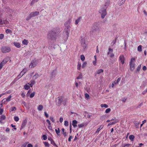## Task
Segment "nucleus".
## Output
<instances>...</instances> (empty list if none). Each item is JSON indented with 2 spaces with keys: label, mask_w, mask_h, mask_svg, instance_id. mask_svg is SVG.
Wrapping results in <instances>:
<instances>
[{
  "label": "nucleus",
  "mask_w": 147,
  "mask_h": 147,
  "mask_svg": "<svg viewBox=\"0 0 147 147\" xmlns=\"http://www.w3.org/2000/svg\"><path fill=\"white\" fill-rule=\"evenodd\" d=\"M26 123L27 120L26 119H25L23 121L22 124L21 125V129L22 128H23L25 127V126L26 125Z\"/></svg>",
  "instance_id": "ddd939ff"
},
{
  "label": "nucleus",
  "mask_w": 147,
  "mask_h": 147,
  "mask_svg": "<svg viewBox=\"0 0 147 147\" xmlns=\"http://www.w3.org/2000/svg\"><path fill=\"white\" fill-rule=\"evenodd\" d=\"M87 63L86 62H84L82 65V68H84L87 65Z\"/></svg>",
  "instance_id": "c03bdc74"
},
{
  "label": "nucleus",
  "mask_w": 147,
  "mask_h": 147,
  "mask_svg": "<svg viewBox=\"0 0 147 147\" xmlns=\"http://www.w3.org/2000/svg\"><path fill=\"white\" fill-rule=\"evenodd\" d=\"M102 129V127H100L99 128H98L97 129L96 131V133H98L100 131V129Z\"/></svg>",
  "instance_id": "864d4df0"
},
{
  "label": "nucleus",
  "mask_w": 147,
  "mask_h": 147,
  "mask_svg": "<svg viewBox=\"0 0 147 147\" xmlns=\"http://www.w3.org/2000/svg\"><path fill=\"white\" fill-rule=\"evenodd\" d=\"M141 64H140L138 65V67L136 69V71L138 72H139V71H140V70L141 69Z\"/></svg>",
  "instance_id": "c756f323"
},
{
  "label": "nucleus",
  "mask_w": 147,
  "mask_h": 147,
  "mask_svg": "<svg viewBox=\"0 0 147 147\" xmlns=\"http://www.w3.org/2000/svg\"><path fill=\"white\" fill-rule=\"evenodd\" d=\"M134 124L135 125V127L137 128H139V125H140V122L138 121H135L134 123Z\"/></svg>",
  "instance_id": "412c9836"
},
{
  "label": "nucleus",
  "mask_w": 147,
  "mask_h": 147,
  "mask_svg": "<svg viewBox=\"0 0 147 147\" xmlns=\"http://www.w3.org/2000/svg\"><path fill=\"white\" fill-rule=\"evenodd\" d=\"M126 0H119L118 4L120 6L124 4Z\"/></svg>",
  "instance_id": "dca6fc26"
},
{
  "label": "nucleus",
  "mask_w": 147,
  "mask_h": 147,
  "mask_svg": "<svg viewBox=\"0 0 147 147\" xmlns=\"http://www.w3.org/2000/svg\"><path fill=\"white\" fill-rule=\"evenodd\" d=\"M2 52L3 53H7L10 52L11 51L10 47L8 46H3L1 48Z\"/></svg>",
  "instance_id": "39448f33"
},
{
  "label": "nucleus",
  "mask_w": 147,
  "mask_h": 147,
  "mask_svg": "<svg viewBox=\"0 0 147 147\" xmlns=\"http://www.w3.org/2000/svg\"><path fill=\"white\" fill-rule=\"evenodd\" d=\"M111 109L109 108L105 110V112L106 113H108L110 112Z\"/></svg>",
  "instance_id": "37998d69"
},
{
  "label": "nucleus",
  "mask_w": 147,
  "mask_h": 147,
  "mask_svg": "<svg viewBox=\"0 0 147 147\" xmlns=\"http://www.w3.org/2000/svg\"><path fill=\"white\" fill-rule=\"evenodd\" d=\"M82 45L83 47L86 48V45L84 42L82 43Z\"/></svg>",
  "instance_id": "4d7b16f0"
},
{
  "label": "nucleus",
  "mask_w": 147,
  "mask_h": 147,
  "mask_svg": "<svg viewBox=\"0 0 147 147\" xmlns=\"http://www.w3.org/2000/svg\"><path fill=\"white\" fill-rule=\"evenodd\" d=\"M142 69L143 71H146L147 69L146 67L145 66H144L142 68Z\"/></svg>",
  "instance_id": "052dcab7"
},
{
  "label": "nucleus",
  "mask_w": 147,
  "mask_h": 147,
  "mask_svg": "<svg viewBox=\"0 0 147 147\" xmlns=\"http://www.w3.org/2000/svg\"><path fill=\"white\" fill-rule=\"evenodd\" d=\"M16 110V108L15 107H11L10 109V111H15Z\"/></svg>",
  "instance_id": "2f4dec72"
},
{
  "label": "nucleus",
  "mask_w": 147,
  "mask_h": 147,
  "mask_svg": "<svg viewBox=\"0 0 147 147\" xmlns=\"http://www.w3.org/2000/svg\"><path fill=\"white\" fill-rule=\"evenodd\" d=\"M4 23H5L4 21H3L2 19L0 17V25H3Z\"/></svg>",
  "instance_id": "ea45409f"
},
{
  "label": "nucleus",
  "mask_w": 147,
  "mask_h": 147,
  "mask_svg": "<svg viewBox=\"0 0 147 147\" xmlns=\"http://www.w3.org/2000/svg\"><path fill=\"white\" fill-rule=\"evenodd\" d=\"M135 59L134 58H131L130 61V62L129 63H134V61H135Z\"/></svg>",
  "instance_id": "c9c22d12"
},
{
  "label": "nucleus",
  "mask_w": 147,
  "mask_h": 147,
  "mask_svg": "<svg viewBox=\"0 0 147 147\" xmlns=\"http://www.w3.org/2000/svg\"><path fill=\"white\" fill-rule=\"evenodd\" d=\"M27 147H33V145L30 144H29L27 145Z\"/></svg>",
  "instance_id": "774afa93"
},
{
  "label": "nucleus",
  "mask_w": 147,
  "mask_h": 147,
  "mask_svg": "<svg viewBox=\"0 0 147 147\" xmlns=\"http://www.w3.org/2000/svg\"><path fill=\"white\" fill-rule=\"evenodd\" d=\"M80 58L81 60L82 61H84V60L85 59V57L83 55H81L80 56Z\"/></svg>",
  "instance_id": "a19ab883"
},
{
  "label": "nucleus",
  "mask_w": 147,
  "mask_h": 147,
  "mask_svg": "<svg viewBox=\"0 0 147 147\" xmlns=\"http://www.w3.org/2000/svg\"><path fill=\"white\" fill-rule=\"evenodd\" d=\"M103 70L102 69H98L97 71V74H100V73L103 72Z\"/></svg>",
  "instance_id": "cd10ccee"
},
{
  "label": "nucleus",
  "mask_w": 147,
  "mask_h": 147,
  "mask_svg": "<svg viewBox=\"0 0 147 147\" xmlns=\"http://www.w3.org/2000/svg\"><path fill=\"white\" fill-rule=\"evenodd\" d=\"M24 88L27 90H28L30 88L29 86L27 85H25L24 86Z\"/></svg>",
  "instance_id": "09e8293b"
},
{
  "label": "nucleus",
  "mask_w": 147,
  "mask_h": 147,
  "mask_svg": "<svg viewBox=\"0 0 147 147\" xmlns=\"http://www.w3.org/2000/svg\"><path fill=\"white\" fill-rule=\"evenodd\" d=\"M28 40L26 39H24L22 41V43L24 45H27L28 44Z\"/></svg>",
  "instance_id": "4be33fe9"
},
{
  "label": "nucleus",
  "mask_w": 147,
  "mask_h": 147,
  "mask_svg": "<svg viewBox=\"0 0 147 147\" xmlns=\"http://www.w3.org/2000/svg\"><path fill=\"white\" fill-rule=\"evenodd\" d=\"M22 76V75H21V74L20 73L18 76H17V77L14 79L13 82H15L16 81H17L19 79H20V78H21Z\"/></svg>",
  "instance_id": "2eb2a0df"
},
{
  "label": "nucleus",
  "mask_w": 147,
  "mask_h": 147,
  "mask_svg": "<svg viewBox=\"0 0 147 147\" xmlns=\"http://www.w3.org/2000/svg\"><path fill=\"white\" fill-rule=\"evenodd\" d=\"M56 73V70H53L51 72V75L52 77H54Z\"/></svg>",
  "instance_id": "393cba45"
},
{
  "label": "nucleus",
  "mask_w": 147,
  "mask_h": 147,
  "mask_svg": "<svg viewBox=\"0 0 147 147\" xmlns=\"http://www.w3.org/2000/svg\"><path fill=\"white\" fill-rule=\"evenodd\" d=\"M100 106L101 107H105L106 108H108V105L106 104H101L100 105Z\"/></svg>",
  "instance_id": "f704fd0d"
},
{
  "label": "nucleus",
  "mask_w": 147,
  "mask_h": 147,
  "mask_svg": "<svg viewBox=\"0 0 147 147\" xmlns=\"http://www.w3.org/2000/svg\"><path fill=\"white\" fill-rule=\"evenodd\" d=\"M9 59V57H7L5 58L3 61L0 63V69H1L3 67L4 65L8 61Z\"/></svg>",
  "instance_id": "0eeeda50"
},
{
  "label": "nucleus",
  "mask_w": 147,
  "mask_h": 147,
  "mask_svg": "<svg viewBox=\"0 0 147 147\" xmlns=\"http://www.w3.org/2000/svg\"><path fill=\"white\" fill-rule=\"evenodd\" d=\"M78 123V121L76 120H74L72 121V125L74 127H76L77 125L76 124Z\"/></svg>",
  "instance_id": "f8f14e48"
},
{
  "label": "nucleus",
  "mask_w": 147,
  "mask_h": 147,
  "mask_svg": "<svg viewBox=\"0 0 147 147\" xmlns=\"http://www.w3.org/2000/svg\"><path fill=\"white\" fill-rule=\"evenodd\" d=\"M13 43L14 45L18 48H20L21 47L20 44L19 42H14Z\"/></svg>",
  "instance_id": "4468645a"
},
{
  "label": "nucleus",
  "mask_w": 147,
  "mask_h": 147,
  "mask_svg": "<svg viewBox=\"0 0 147 147\" xmlns=\"http://www.w3.org/2000/svg\"><path fill=\"white\" fill-rule=\"evenodd\" d=\"M110 0H105V4L101 7V9L99 11L101 14V17L102 19L104 18L107 14V9L110 4Z\"/></svg>",
  "instance_id": "f257e3e1"
},
{
  "label": "nucleus",
  "mask_w": 147,
  "mask_h": 147,
  "mask_svg": "<svg viewBox=\"0 0 147 147\" xmlns=\"http://www.w3.org/2000/svg\"><path fill=\"white\" fill-rule=\"evenodd\" d=\"M65 28L64 29V33L66 35H65L64 38L65 40H67L68 38L69 35V32L70 31V26H65Z\"/></svg>",
  "instance_id": "20e7f679"
},
{
  "label": "nucleus",
  "mask_w": 147,
  "mask_h": 147,
  "mask_svg": "<svg viewBox=\"0 0 147 147\" xmlns=\"http://www.w3.org/2000/svg\"><path fill=\"white\" fill-rule=\"evenodd\" d=\"M55 131L56 133L58 135H60V129L59 128H58L57 129H55Z\"/></svg>",
  "instance_id": "c85d7f7f"
},
{
  "label": "nucleus",
  "mask_w": 147,
  "mask_h": 147,
  "mask_svg": "<svg viewBox=\"0 0 147 147\" xmlns=\"http://www.w3.org/2000/svg\"><path fill=\"white\" fill-rule=\"evenodd\" d=\"M119 61H120L121 63L123 64L125 63V58L123 55H121L119 56Z\"/></svg>",
  "instance_id": "1a4fd4ad"
},
{
  "label": "nucleus",
  "mask_w": 147,
  "mask_h": 147,
  "mask_svg": "<svg viewBox=\"0 0 147 147\" xmlns=\"http://www.w3.org/2000/svg\"><path fill=\"white\" fill-rule=\"evenodd\" d=\"M4 35L3 34L1 33L0 34V39L2 40L4 38Z\"/></svg>",
  "instance_id": "de8ad7c7"
},
{
  "label": "nucleus",
  "mask_w": 147,
  "mask_h": 147,
  "mask_svg": "<svg viewBox=\"0 0 147 147\" xmlns=\"http://www.w3.org/2000/svg\"><path fill=\"white\" fill-rule=\"evenodd\" d=\"M14 119L15 121H16V122H17L19 120V118L18 117L15 116L14 117Z\"/></svg>",
  "instance_id": "4c0bfd02"
},
{
  "label": "nucleus",
  "mask_w": 147,
  "mask_h": 147,
  "mask_svg": "<svg viewBox=\"0 0 147 147\" xmlns=\"http://www.w3.org/2000/svg\"><path fill=\"white\" fill-rule=\"evenodd\" d=\"M35 94V93L34 92H33L32 93H31L30 95V98H33Z\"/></svg>",
  "instance_id": "79ce46f5"
},
{
  "label": "nucleus",
  "mask_w": 147,
  "mask_h": 147,
  "mask_svg": "<svg viewBox=\"0 0 147 147\" xmlns=\"http://www.w3.org/2000/svg\"><path fill=\"white\" fill-rule=\"evenodd\" d=\"M50 119L53 122H54L55 121V119L53 117H50Z\"/></svg>",
  "instance_id": "3c124183"
},
{
  "label": "nucleus",
  "mask_w": 147,
  "mask_h": 147,
  "mask_svg": "<svg viewBox=\"0 0 147 147\" xmlns=\"http://www.w3.org/2000/svg\"><path fill=\"white\" fill-rule=\"evenodd\" d=\"M108 50L110 53H112L113 51V49L110 48H109Z\"/></svg>",
  "instance_id": "13d9d810"
},
{
  "label": "nucleus",
  "mask_w": 147,
  "mask_h": 147,
  "mask_svg": "<svg viewBox=\"0 0 147 147\" xmlns=\"http://www.w3.org/2000/svg\"><path fill=\"white\" fill-rule=\"evenodd\" d=\"M27 143H25L24 144H23L22 145V146L21 147H26V146L27 145Z\"/></svg>",
  "instance_id": "338daca9"
},
{
  "label": "nucleus",
  "mask_w": 147,
  "mask_h": 147,
  "mask_svg": "<svg viewBox=\"0 0 147 147\" xmlns=\"http://www.w3.org/2000/svg\"><path fill=\"white\" fill-rule=\"evenodd\" d=\"M34 80H31L30 81V83H31V84H34L35 83V82L34 81Z\"/></svg>",
  "instance_id": "5fc2aeb1"
},
{
  "label": "nucleus",
  "mask_w": 147,
  "mask_h": 147,
  "mask_svg": "<svg viewBox=\"0 0 147 147\" xmlns=\"http://www.w3.org/2000/svg\"><path fill=\"white\" fill-rule=\"evenodd\" d=\"M46 122L48 123L49 125H51V122H50V121H49V119H47L46 120Z\"/></svg>",
  "instance_id": "e2e57ef3"
},
{
  "label": "nucleus",
  "mask_w": 147,
  "mask_h": 147,
  "mask_svg": "<svg viewBox=\"0 0 147 147\" xmlns=\"http://www.w3.org/2000/svg\"><path fill=\"white\" fill-rule=\"evenodd\" d=\"M39 14V12L38 11H35L32 12L30 13V15L31 16V17L32 18L37 16Z\"/></svg>",
  "instance_id": "9d476101"
},
{
  "label": "nucleus",
  "mask_w": 147,
  "mask_h": 147,
  "mask_svg": "<svg viewBox=\"0 0 147 147\" xmlns=\"http://www.w3.org/2000/svg\"><path fill=\"white\" fill-rule=\"evenodd\" d=\"M82 74H80L78 77H77L76 79L77 80L82 79Z\"/></svg>",
  "instance_id": "473e14b6"
},
{
  "label": "nucleus",
  "mask_w": 147,
  "mask_h": 147,
  "mask_svg": "<svg viewBox=\"0 0 147 147\" xmlns=\"http://www.w3.org/2000/svg\"><path fill=\"white\" fill-rule=\"evenodd\" d=\"M64 125L66 126H68L69 125L68 122L67 121H65Z\"/></svg>",
  "instance_id": "49530a36"
},
{
  "label": "nucleus",
  "mask_w": 147,
  "mask_h": 147,
  "mask_svg": "<svg viewBox=\"0 0 147 147\" xmlns=\"http://www.w3.org/2000/svg\"><path fill=\"white\" fill-rule=\"evenodd\" d=\"M71 22V21L70 20L67 21L64 24V25L65 26H69V24Z\"/></svg>",
  "instance_id": "aec40b11"
},
{
  "label": "nucleus",
  "mask_w": 147,
  "mask_h": 147,
  "mask_svg": "<svg viewBox=\"0 0 147 147\" xmlns=\"http://www.w3.org/2000/svg\"><path fill=\"white\" fill-rule=\"evenodd\" d=\"M49 140H50L51 143L53 146H56V144L52 138H48Z\"/></svg>",
  "instance_id": "5701e85b"
},
{
  "label": "nucleus",
  "mask_w": 147,
  "mask_h": 147,
  "mask_svg": "<svg viewBox=\"0 0 147 147\" xmlns=\"http://www.w3.org/2000/svg\"><path fill=\"white\" fill-rule=\"evenodd\" d=\"M26 73V71L24 69H23L20 73L22 75V76H23Z\"/></svg>",
  "instance_id": "8fccbe9b"
},
{
  "label": "nucleus",
  "mask_w": 147,
  "mask_h": 147,
  "mask_svg": "<svg viewBox=\"0 0 147 147\" xmlns=\"http://www.w3.org/2000/svg\"><path fill=\"white\" fill-rule=\"evenodd\" d=\"M41 75V74H38L37 73H36L35 74V75L33 76V79L34 80H36L37 78H39V77H40Z\"/></svg>",
  "instance_id": "9b49d317"
},
{
  "label": "nucleus",
  "mask_w": 147,
  "mask_h": 147,
  "mask_svg": "<svg viewBox=\"0 0 147 147\" xmlns=\"http://www.w3.org/2000/svg\"><path fill=\"white\" fill-rule=\"evenodd\" d=\"M11 95H10L8 97H7L6 98V100H7V101H9L11 100Z\"/></svg>",
  "instance_id": "58836bf2"
},
{
  "label": "nucleus",
  "mask_w": 147,
  "mask_h": 147,
  "mask_svg": "<svg viewBox=\"0 0 147 147\" xmlns=\"http://www.w3.org/2000/svg\"><path fill=\"white\" fill-rule=\"evenodd\" d=\"M119 122V121L118 120H115V121H114L112 123H109L108 124V126H109L111 125H113L115 123L118 122Z\"/></svg>",
  "instance_id": "6ab92c4d"
},
{
  "label": "nucleus",
  "mask_w": 147,
  "mask_h": 147,
  "mask_svg": "<svg viewBox=\"0 0 147 147\" xmlns=\"http://www.w3.org/2000/svg\"><path fill=\"white\" fill-rule=\"evenodd\" d=\"M5 32L7 34H11L12 32L10 30L7 29L5 30Z\"/></svg>",
  "instance_id": "7c9ffc66"
},
{
  "label": "nucleus",
  "mask_w": 147,
  "mask_h": 147,
  "mask_svg": "<svg viewBox=\"0 0 147 147\" xmlns=\"http://www.w3.org/2000/svg\"><path fill=\"white\" fill-rule=\"evenodd\" d=\"M0 117V123H2V121L3 120H5L6 119V117L4 115H2Z\"/></svg>",
  "instance_id": "a211bd4d"
},
{
  "label": "nucleus",
  "mask_w": 147,
  "mask_h": 147,
  "mask_svg": "<svg viewBox=\"0 0 147 147\" xmlns=\"http://www.w3.org/2000/svg\"><path fill=\"white\" fill-rule=\"evenodd\" d=\"M43 143L44 144L45 147H49L50 145L47 142H43Z\"/></svg>",
  "instance_id": "bb28decb"
},
{
  "label": "nucleus",
  "mask_w": 147,
  "mask_h": 147,
  "mask_svg": "<svg viewBox=\"0 0 147 147\" xmlns=\"http://www.w3.org/2000/svg\"><path fill=\"white\" fill-rule=\"evenodd\" d=\"M105 118V116L104 115H103L100 117V119L101 120H103Z\"/></svg>",
  "instance_id": "bf43d9fd"
},
{
  "label": "nucleus",
  "mask_w": 147,
  "mask_h": 147,
  "mask_svg": "<svg viewBox=\"0 0 147 147\" xmlns=\"http://www.w3.org/2000/svg\"><path fill=\"white\" fill-rule=\"evenodd\" d=\"M130 69L131 70V71H133L134 69L135 68L134 65L135 63H130Z\"/></svg>",
  "instance_id": "f3484780"
},
{
  "label": "nucleus",
  "mask_w": 147,
  "mask_h": 147,
  "mask_svg": "<svg viewBox=\"0 0 147 147\" xmlns=\"http://www.w3.org/2000/svg\"><path fill=\"white\" fill-rule=\"evenodd\" d=\"M84 125V123H82V124H80L78 125V126L79 128H81Z\"/></svg>",
  "instance_id": "603ef678"
},
{
  "label": "nucleus",
  "mask_w": 147,
  "mask_h": 147,
  "mask_svg": "<svg viewBox=\"0 0 147 147\" xmlns=\"http://www.w3.org/2000/svg\"><path fill=\"white\" fill-rule=\"evenodd\" d=\"M82 18L81 17H80L78 18L75 21V24H77L80 21L81 19Z\"/></svg>",
  "instance_id": "b1692460"
},
{
  "label": "nucleus",
  "mask_w": 147,
  "mask_h": 147,
  "mask_svg": "<svg viewBox=\"0 0 147 147\" xmlns=\"http://www.w3.org/2000/svg\"><path fill=\"white\" fill-rule=\"evenodd\" d=\"M32 18V17H31V16L30 14L29 16L27 17L26 20L27 21H28Z\"/></svg>",
  "instance_id": "a18cd8bd"
},
{
  "label": "nucleus",
  "mask_w": 147,
  "mask_h": 147,
  "mask_svg": "<svg viewBox=\"0 0 147 147\" xmlns=\"http://www.w3.org/2000/svg\"><path fill=\"white\" fill-rule=\"evenodd\" d=\"M35 3V2L33 1V0H32V1L31 2L30 5H33L34 3Z\"/></svg>",
  "instance_id": "0e129e2a"
},
{
  "label": "nucleus",
  "mask_w": 147,
  "mask_h": 147,
  "mask_svg": "<svg viewBox=\"0 0 147 147\" xmlns=\"http://www.w3.org/2000/svg\"><path fill=\"white\" fill-rule=\"evenodd\" d=\"M37 64V62L36 60H33L31 62V64L29 65V67L32 68L35 67Z\"/></svg>",
  "instance_id": "6e6552de"
},
{
  "label": "nucleus",
  "mask_w": 147,
  "mask_h": 147,
  "mask_svg": "<svg viewBox=\"0 0 147 147\" xmlns=\"http://www.w3.org/2000/svg\"><path fill=\"white\" fill-rule=\"evenodd\" d=\"M44 113H45V115L46 116V117L47 118H48V117H49V115L47 114V113L46 112H44Z\"/></svg>",
  "instance_id": "680f3d73"
},
{
  "label": "nucleus",
  "mask_w": 147,
  "mask_h": 147,
  "mask_svg": "<svg viewBox=\"0 0 147 147\" xmlns=\"http://www.w3.org/2000/svg\"><path fill=\"white\" fill-rule=\"evenodd\" d=\"M63 121V119L62 117H60L59 119V122L61 123Z\"/></svg>",
  "instance_id": "69168bd1"
},
{
  "label": "nucleus",
  "mask_w": 147,
  "mask_h": 147,
  "mask_svg": "<svg viewBox=\"0 0 147 147\" xmlns=\"http://www.w3.org/2000/svg\"><path fill=\"white\" fill-rule=\"evenodd\" d=\"M43 108V107L42 105H40L38 107V109L39 111H42Z\"/></svg>",
  "instance_id": "a878e982"
},
{
  "label": "nucleus",
  "mask_w": 147,
  "mask_h": 147,
  "mask_svg": "<svg viewBox=\"0 0 147 147\" xmlns=\"http://www.w3.org/2000/svg\"><path fill=\"white\" fill-rule=\"evenodd\" d=\"M81 66V63L78 62L77 65V69L78 70H80V69Z\"/></svg>",
  "instance_id": "e433bc0d"
},
{
  "label": "nucleus",
  "mask_w": 147,
  "mask_h": 147,
  "mask_svg": "<svg viewBox=\"0 0 147 147\" xmlns=\"http://www.w3.org/2000/svg\"><path fill=\"white\" fill-rule=\"evenodd\" d=\"M4 110L3 109H0V115H1L2 114Z\"/></svg>",
  "instance_id": "6e6d98bb"
},
{
  "label": "nucleus",
  "mask_w": 147,
  "mask_h": 147,
  "mask_svg": "<svg viewBox=\"0 0 147 147\" xmlns=\"http://www.w3.org/2000/svg\"><path fill=\"white\" fill-rule=\"evenodd\" d=\"M99 28V27L98 23L95 22L93 24L92 27L90 32H94L98 30Z\"/></svg>",
  "instance_id": "423d86ee"
},
{
  "label": "nucleus",
  "mask_w": 147,
  "mask_h": 147,
  "mask_svg": "<svg viewBox=\"0 0 147 147\" xmlns=\"http://www.w3.org/2000/svg\"><path fill=\"white\" fill-rule=\"evenodd\" d=\"M48 38L49 40H55L57 37L56 31L55 30H52L49 31L47 35Z\"/></svg>",
  "instance_id": "f03ea898"
},
{
  "label": "nucleus",
  "mask_w": 147,
  "mask_h": 147,
  "mask_svg": "<svg viewBox=\"0 0 147 147\" xmlns=\"http://www.w3.org/2000/svg\"><path fill=\"white\" fill-rule=\"evenodd\" d=\"M138 50L139 51H142V46L141 45H139L138 47Z\"/></svg>",
  "instance_id": "72a5a7b5"
},
{
  "label": "nucleus",
  "mask_w": 147,
  "mask_h": 147,
  "mask_svg": "<svg viewBox=\"0 0 147 147\" xmlns=\"http://www.w3.org/2000/svg\"><path fill=\"white\" fill-rule=\"evenodd\" d=\"M58 101L57 104L59 106H60L62 104L64 105H66L67 102L66 98H65L63 96H61L58 97Z\"/></svg>",
  "instance_id": "7ed1b4c3"
}]
</instances>
